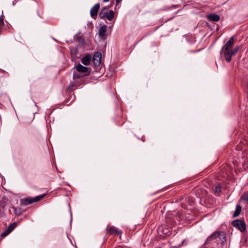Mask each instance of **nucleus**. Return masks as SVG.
<instances>
[{
  "label": "nucleus",
  "mask_w": 248,
  "mask_h": 248,
  "mask_svg": "<svg viewBox=\"0 0 248 248\" xmlns=\"http://www.w3.org/2000/svg\"><path fill=\"white\" fill-rule=\"evenodd\" d=\"M10 232V231H8L7 229H6V231H5L4 232H2L1 233V236L2 237H4L6 236H7Z\"/></svg>",
  "instance_id": "f3484780"
},
{
  "label": "nucleus",
  "mask_w": 248,
  "mask_h": 248,
  "mask_svg": "<svg viewBox=\"0 0 248 248\" xmlns=\"http://www.w3.org/2000/svg\"><path fill=\"white\" fill-rule=\"evenodd\" d=\"M188 202H190V205H192L194 203V200L192 197H189L187 198Z\"/></svg>",
  "instance_id": "6ab92c4d"
},
{
  "label": "nucleus",
  "mask_w": 248,
  "mask_h": 248,
  "mask_svg": "<svg viewBox=\"0 0 248 248\" xmlns=\"http://www.w3.org/2000/svg\"><path fill=\"white\" fill-rule=\"evenodd\" d=\"M91 69L81 64H78L75 67V70L73 72V80L80 79V81L83 83V78L89 75L91 73Z\"/></svg>",
  "instance_id": "f257e3e1"
},
{
  "label": "nucleus",
  "mask_w": 248,
  "mask_h": 248,
  "mask_svg": "<svg viewBox=\"0 0 248 248\" xmlns=\"http://www.w3.org/2000/svg\"><path fill=\"white\" fill-rule=\"evenodd\" d=\"M104 2H106L108 1L109 0H103Z\"/></svg>",
  "instance_id": "b1692460"
},
{
  "label": "nucleus",
  "mask_w": 248,
  "mask_h": 248,
  "mask_svg": "<svg viewBox=\"0 0 248 248\" xmlns=\"http://www.w3.org/2000/svg\"><path fill=\"white\" fill-rule=\"evenodd\" d=\"M73 53H74V54H75L77 53V52H75V51H73Z\"/></svg>",
  "instance_id": "cd10ccee"
},
{
  "label": "nucleus",
  "mask_w": 248,
  "mask_h": 248,
  "mask_svg": "<svg viewBox=\"0 0 248 248\" xmlns=\"http://www.w3.org/2000/svg\"><path fill=\"white\" fill-rule=\"evenodd\" d=\"M100 6V4L97 3H96L91 9L90 15L94 19L96 18Z\"/></svg>",
  "instance_id": "6e6552de"
},
{
  "label": "nucleus",
  "mask_w": 248,
  "mask_h": 248,
  "mask_svg": "<svg viewBox=\"0 0 248 248\" xmlns=\"http://www.w3.org/2000/svg\"><path fill=\"white\" fill-rule=\"evenodd\" d=\"M208 19L210 21L217 22L219 20L220 16L215 14H211L208 15Z\"/></svg>",
  "instance_id": "f8f14e48"
},
{
  "label": "nucleus",
  "mask_w": 248,
  "mask_h": 248,
  "mask_svg": "<svg viewBox=\"0 0 248 248\" xmlns=\"http://www.w3.org/2000/svg\"><path fill=\"white\" fill-rule=\"evenodd\" d=\"M13 3L14 5L15 4V2H14V1H13Z\"/></svg>",
  "instance_id": "c85d7f7f"
},
{
  "label": "nucleus",
  "mask_w": 248,
  "mask_h": 248,
  "mask_svg": "<svg viewBox=\"0 0 248 248\" xmlns=\"http://www.w3.org/2000/svg\"><path fill=\"white\" fill-rule=\"evenodd\" d=\"M16 222H14L11 223L7 228V230L10 231L11 232L13 229L16 227Z\"/></svg>",
  "instance_id": "dca6fc26"
},
{
  "label": "nucleus",
  "mask_w": 248,
  "mask_h": 248,
  "mask_svg": "<svg viewBox=\"0 0 248 248\" xmlns=\"http://www.w3.org/2000/svg\"><path fill=\"white\" fill-rule=\"evenodd\" d=\"M101 54L99 52L96 53L93 58V62L95 66H99L101 63Z\"/></svg>",
  "instance_id": "1a4fd4ad"
},
{
  "label": "nucleus",
  "mask_w": 248,
  "mask_h": 248,
  "mask_svg": "<svg viewBox=\"0 0 248 248\" xmlns=\"http://www.w3.org/2000/svg\"><path fill=\"white\" fill-rule=\"evenodd\" d=\"M121 1H122V0H116V4H118V3H119Z\"/></svg>",
  "instance_id": "4be33fe9"
},
{
  "label": "nucleus",
  "mask_w": 248,
  "mask_h": 248,
  "mask_svg": "<svg viewBox=\"0 0 248 248\" xmlns=\"http://www.w3.org/2000/svg\"><path fill=\"white\" fill-rule=\"evenodd\" d=\"M91 61V56L89 54L86 55L81 60L82 63L85 65L90 64Z\"/></svg>",
  "instance_id": "9b49d317"
},
{
  "label": "nucleus",
  "mask_w": 248,
  "mask_h": 248,
  "mask_svg": "<svg viewBox=\"0 0 248 248\" xmlns=\"http://www.w3.org/2000/svg\"><path fill=\"white\" fill-rule=\"evenodd\" d=\"M73 53H74V54H75L77 53V52H75V51H73Z\"/></svg>",
  "instance_id": "bb28decb"
},
{
  "label": "nucleus",
  "mask_w": 248,
  "mask_h": 248,
  "mask_svg": "<svg viewBox=\"0 0 248 248\" xmlns=\"http://www.w3.org/2000/svg\"><path fill=\"white\" fill-rule=\"evenodd\" d=\"M46 194H42L34 198L28 197L27 198L21 199L20 200V204L21 205L27 206L33 202H38L44 198Z\"/></svg>",
  "instance_id": "20e7f679"
},
{
  "label": "nucleus",
  "mask_w": 248,
  "mask_h": 248,
  "mask_svg": "<svg viewBox=\"0 0 248 248\" xmlns=\"http://www.w3.org/2000/svg\"><path fill=\"white\" fill-rule=\"evenodd\" d=\"M107 31V26L106 25L101 26L99 30L98 35L101 38H105L106 36V32Z\"/></svg>",
  "instance_id": "9d476101"
},
{
  "label": "nucleus",
  "mask_w": 248,
  "mask_h": 248,
  "mask_svg": "<svg viewBox=\"0 0 248 248\" xmlns=\"http://www.w3.org/2000/svg\"><path fill=\"white\" fill-rule=\"evenodd\" d=\"M74 80L75 81L74 82H75V84H76V82H78V80H77V81H76V80Z\"/></svg>",
  "instance_id": "393cba45"
},
{
  "label": "nucleus",
  "mask_w": 248,
  "mask_h": 248,
  "mask_svg": "<svg viewBox=\"0 0 248 248\" xmlns=\"http://www.w3.org/2000/svg\"><path fill=\"white\" fill-rule=\"evenodd\" d=\"M232 225L234 227L237 228L242 232H245L246 229V223L243 221L239 219L233 221L232 222Z\"/></svg>",
  "instance_id": "423d86ee"
},
{
  "label": "nucleus",
  "mask_w": 248,
  "mask_h": 248,
  "mask_svg": "<svg viewBox=\"0 0 248 248\" xmlns=\"http://www.w3.org/2000/svg\"><path fill=\"white\" fill-rule=\"evenodd\" d=\"M9 212H10V213L11 214H12V211H11V210H9Z\"/></svg>",
  "instance_id": "a878e982"
},
{
  "label": "nucleus",
  "mask_w": 248,
  "mask_h": 248,
  "mask_svg": "<svg viewBox=\"0 0 248 248\" xmlns=\"http://www.w3.org/2000/svg\"><path fill=\"white\" fill-rule=\"evenodd\" d=\"M234 44V38L231 37L226 43L222 46L220 50V54H224L225 59L227 62H230L232 60V57L235 54L232 51V47Z\"/></svg>",
  "instance_id": "f03ea898"
},
{
  "label": "nucleus",
  "mask_w": 248,
  "mask_h": 248,
  "mask_svg": "<svg viewBox=\"0 0 248 248\" xmlns=\"http://www.w3.org/2000/svg\"><path fill=\"white\" fill-rule=\"evenodd\" d=\"M221 186H217L215 187V192L217 193H219L221 191Z\"/></svg>",
  "instance_id": "aec40b11"
},
{
  "label": "nucleus",
  "mask_w": 248,
  "mask_h": 248,
  "mask_svg": "<svg viewBox=\"0 0 248 248\" xmlns=\"http://www.w3.org/2000/svg\"><path fill=\"white\" fill-rule=\"evenodd\" d=\"M241 199L246 202V203L248 202V190L245 192L242 196Z\"/></svg>",
  "instance_id": "2eb2a0df"
},
{
  "label": "nucleus",
  "mask_w": 248,
  "mask_h": 248,
  "mask_svg": "<svg viewBox=\"0 0 248 248\" xmlns=\"http://www.w3.org/2000/svg\"><path fill=\"white\" fill-rule=\"evenodd\" d=\"M242 211V207L239 204L237 203L236 206L235 210L233 214V217H236L239 216Z\"/></svg>",
  "instance_id": "ddd939ff"
},
{
  "label": "nucleus",
  "mask_w": 248,
  "mask_h": 248,
  "mask_svg": "<svg viewBox=\"0 0 248 248\" xmlns=\"http://www.w3.org/2000/svg\"><path fill=\"white\" fill-rule=\"evenodd\" d=\"M12 209L13 210L15 214L16 215L19 216L22 213V210L21 208L13 206L12 207Z\"/></svg>",
  "instance_id": "4468645a"
},
{
  "label": "nucleus",
  "mask_w": 248,
  "mask_h": 248,
  "mask_svg": "<svg viewBox=\"0 0 248 248\" xmlns=\"http://www.w3.org/2000/svg\"><path fill=\"white\" fill-rule=\"evenodd\" d=\"M217 238H219V239L221 241V243L222 245H224L226 242V236L225 233L222 231L212 233L207 238V241H211L212 240Z\"/></svg>",
  "instance_id": "39448f33"
},
{
  "label": "nucleus",
  "mask_w": 248,
  "mask_h": 248,
  "mask_svg": "<svg viewBox=\"0 0 248 248\" xmlns=\"http://www.w3.org/2000/svg\"><path fill=\"white\" fill-rule=\"evenodd\" d=\"M172 7H173V8H176V7H178V5H172L171 6Z\"/></svg>",
  "instance_id": "5701e85b"
},
{
  "label": "nucleus",
  "mask_w": 248,
  "mask_h": 248,
  "mask_svg": "<svg viewBox=\"0 0 248 248\" xmlns=\"http://www.w3.org/2000/svg\"><path fill=\"white\" fill-rule=\"evenodd\" d=\"M240 46H236L233 50V52L234 53V54L235 55V54L238 51V50L240 49Z\"/></svg>",
  "instance_id": "a211bd4d"
},
{
  "label": "nucleus",
  "mask_w": 248,
  "mask_h": 248,
  "mask_svg": "<svg viewBox=\"0 0 248 248\" xmlns=\"http://www.w3.org/2000/svg\"><path fill=\"white\" fill-rule=\"evenodd\" d=\"M99 16L102 19L106 18L109 21H111L114 16V12L112 10H109L108 6H105L101 10Z\"/></svg>",
  "instance_id": "7ed1b4c3"
},
{
  "label": "nucleus",
  "mask_w": 248,
  "mask_h": 248,
  "mask_svg": "<svg viewBox=\"0 0 248 248\" xmlns=\"http://www.w3.org/2000/svg\"><path fill=\"white\" fill-rule=\"evenodd\" d=\"M4 24V21H3V18L2 17V16H1L0 17V25H3Z\"/></svg>",
  "instance_id": "412c9836"
},
{
  "label": "nucleus",
  "mask_w": 248,
  "mask_h": 248,
  "mask_svg": "<svg viewBox=\"0 0 248 248\" xmlns=\"http://www.w3.org/2000/svg\"><path fill=\"white\" fill-rule=\"evenodd\" d=\"M107 234L109 235H121L122 232L118 229L116 227L114 226H111L110 227H107L106 228Z\"/></svg>",
  "instance_id": "0eeeda50"
}]
</instances>
